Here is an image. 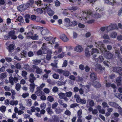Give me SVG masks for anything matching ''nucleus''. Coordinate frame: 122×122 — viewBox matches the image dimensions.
Listing matches in <instances>:
<instances>
[{
  "mask_svg": "<svg viewBox=\"0 0 122 122\" xmlns=\"http://www.w3.org/2000/svg\"><path fill=\"white\" fill-rule=\"evenodd\" d=\"M30 66L28 64H26L24 65L23 68L26 70H29Z\"/></svg>",
  "mask_w": 122,
  "mask_h": 122,
  "instance_id": "54",
  "label": "nucleus"
},
{
  "mask_svg": "<svg viewBox=\"0 0 122 122\" xmlns=\"http://www.w3.org/2000/svg\"><path fill=\"white\" fill-rule=\"evenodd\" d=\"M43 92L41 91H36L35 92V94L38 96H40L42 95Z\"/></svg>",
  "mask_w": 122,
  "mask_h": 122,
  "instance_id": "42",
  "label": "nucleus"
},
{
  "mask_svg": "<svg viewBox=\"0 0 122 122\" xmlns=\"http://www.w3.org/2000/svg\"><path fill=\"white\" fill-rule=\"evenodd\" d=\"M53 77L55 79H57L59 78V76L56 73H54L52 75Z\"/></svg>",
  "mask_w": 122,
  "mask_h": 122,
  "instance_id": "50",
  "label": "nucleus"
},
{
  "mask_svg": "<svg viewBox=\"0 0 122 122\" xmlns=\"http://www.w3.org/2000/svg\"><path fill=\"white\" fill-rule=\"evenodd\" d=\"M28 56L29 57H32L34 56L33 52L31 51H29L28 53Z\"/></svg>",
  "mask_w": 122,
  "mask_h": 122,
  "instance_id": "55",
  "label": "nucleus"
},
{
  "mask_svg": "<svg viewBox=\"0 0 122 122\" xmlns=\"http://www.w3.org/2000/svg\"><path fill=\"white\" fill-rule=\"evenodd\" d=\"M35 85L34 83L30 84V91H31V89H32V92H33L34 89L35 88Z\"/></svg>",
  "mask_w": 122,
  "mask_h": 122,
  "instance_id": "33",
  "label": "nucleus"
},
{
  "mask_svg": "<svg viewBox=\"0 0 122 122\" xmlns=\"http://www.w3.org/2000/svg\"><path fill=\"white\" fill-rule=\"evenodd\" d=\"M90 78L92 80H95L97 79V76L94 72L90 74Z\"/></svg>",
  "mask_w": 122,
  "mask_h": 122,
  "instance_id": "15",
  "label": "nucleus"
},
{
  "mask_svg": "<svg viewBox=\"0 0 122 122\" xmlns=\"http://www.w3.org/2000/svg\"><path fill=\"white\" fill-rule=\"evenodd\" d=\"M8 34L10 37H11L15 34V31L14 30H11L9 32Z\"/></svg>",
  "mask_w": 122,
  "mask_h": 122,
  "instance_id": "30",
  "label": "nucleus"
},
{
  "mask_svg": "<svg viewBox=\"0 0 122 122\" xmlns=\"http://www.w3.org/2000/svg\"><path fill=\"white\" fill-rule=\"evenodd\" d=\"M95 44L97 47L102 52L104 50L105 51L106 48L104 47V45L102 42L101 41H99L97 42V44L96 42H95Z\"/></svg>",
  "mask_w": 122,
  "mask_h": 122,
  "instance_id": "3",
  "label": "nucleus"
},
{
  "mask_svg": "<svg viewBox=\"0 0 122 122\" xmlns=\"http://www.w3.org/2000/svg\"><path fill=\"white\" fill-rule=\"evenodd\" d=\"M92 51L91 52L92 55L93 54L95 53L96 52H98V50L97 49L95 48H92Z\"/></svg>",
  "mask_w": 122,
  "mask_h": 122,
  "instance_id": "39",
  "label": "nucleus"
},
{
  "mask_svg": "<svg viewBox=\"0 0 122 122\" xmlns=\"http://www.w3.org/2000/svg\"><path fill=\"white\" fill-rule=\"evenodd\" d=\"M34 2L33 0H29L27 3L30 5V6L32 7V5L34 3Z\"/></svg>",
  "mask_w": 122,
  "mask_h": 122,
  "instance_id": "43",
  "label": "nucleus"
},
{
  "mask_svg": "<svg viewBox=\"0 0 122 122\" xmlns=\"http://www.w3.org/2000/svg\"><path fill=\"white\" fill-rule=\"evenodd\" d=\"M46 105L45 103H42L40 105V107L41 108L44 109L46 107Z\"/></svg>",
  "mask_w": 122,
  "mask_h": 122,
  "instance_id": "53",
  "label": "nucleus"
},
{
  "mask_svg": "<svg viewBox=\"0 0 122 122\" xmlns=\"http://www.w3.org/2000/svg\"><path fill=\"white\" fill-rule=\"evenodd\" d=\"M24 6L23 4L18 6L17 8L18 10L21 12L24 11L25 10Z\"/></svg>",
  "mask_w": 122,
  "mask_h": 122,
  "instance_id": "17",
  "label": "nucleus"
},
{
  "mask_svg": "<svg viewBox=\"0 0 122 122\" xmlns=\"http://www.w3.org/2000/svg\"><path fill=\"white\" fill-rule=\"evenodd\" d=\"M85 55L86 57H88L90 56V51L88 48H86L85 49Z\"/></svg>",
  "mask_w": 122,
  "mask_h": 122,
  "instance_id": "16",
  "label": "nucleus"
},
{
  "mask_svg": "<svg viewBox=\"0 0 122 122\" xmlns=\"http://www.w3.org/2000/svg\"><path fill=\"white\" fill-rule=\"evenodd\" d=\"M122 78V76H119V77H117L116 79V81L118 86H120L121 85Z\"/></svg>",
  "mask_w": 122,
  "mask_h": 122,
  "instance_id": "9",
  "label": "nucleus"
},
{
  "mask_svg": "<svg viewBox=\"0 0 122 122\" xmlns=\"http://www.w3.org/2000/svg\"><path fill=\"white\" fill-rule=\"evenodd\" d=\"M108 104L110 106L117 109H120L121 108L119 105L115 102H110L108 103Z\"/></svg>",
  "mask_w": 122,
  "mask_h": 122,
  "instance_id": "7",
  "label": "nucleus"
},
{
  "mask_svg": "<svg viewBox=\"0 0 122 122\" xmlns=\"http://www.w3.org/2000/svg\"><path fill=\"white\" fill-rule=\"evenodd\" d=\"M65 53L62 52L61 54L58 55L57 57L59 58H62L64 56Z\"/></svg>",
  "mask_w": 122,
  "mask_h": 122,
  "instance_id": "52",
  "label": "nucleus"
},
{
  "mask_svg": "<svg viewBox=\"0 0 122 122\" xmlns=\"http://www.w3.org/2000/svg\"><path fill=\"white\" fill-rule=\"evenodd\" d=\"M41 69L39 68L37 66L36 70V72L37 74H40L42 72Z\"/></svg>",
  "mask_w": 122,
  "mask_h": 122,
  "instance_id": "22",
  "label": "nucleus"
},
{
  "mask_svg": "<svg viewBox=\"0 0 122 122\" xmlns=\"http://www.w3.org/2000/svg\"><path fill=\"white\" fill-rule=\"evenodd\" d=\"M33 35V34L31 32H30L27 33L26 37L28 39L31 38Z\"/></svg>",
  "mask_w": 122,
  "mask_h": 122,
  "instance_id": "28",
  "label": "nucleus"
},
{
  "mask_svg": "<svg viewBox=\"0 0 122 122\" xmlns=\"http://www.w3.org/2000/svg\"><path fill=\"white\" fill-rule=\"evenodd\" d=\"M111 26L112 29V30L114 29H116L117 26V25L115 24H113L110 25Z\"/></svg>",
  "mask_w": 122,
  "mask_h": 122,
  "instance_id": "61",
  "label": "nucleus"
},
{
  "mask_svg": "<svg viewBox=\"0 0 122 122\" xmlns=\"http://www.w3.org/2000/svg\"><path fill=\"white\" fill-rule=\"evenodd\" d=\"M83 14L84 15V14L86 15V17H85V19L86 20H88L90 19L89 18L90 16H92L94 18H100L101 15H100L99 14L96 13L93 15H92V11L91 10H88L86 12L85 11H83Z\"/></svg>",
  "mask_w": 122,
  "mask_h": 122,
  "instance_id": "1",
  "label": "nucleus"
},
{
  "mask_svg": "<svg viewBox=\"0 0 122 122\" xmlns=\"http://www.w3.org/2000/svg\"><path fill=\"white\" fill-rule=\"evenodd\" d=\"M106 30L107 31H109L110 30H112V26H111L110 25L107 27L106 28Z\"/></svg>",
  "mask_w": 122,
  "mask_h": 122,
  "instance_id": "64",
  "label": "nucleus"
},
{
  "mask_svg": "<svg viewBox=\"0 0 122 122\" xmlns=\"http://www.w3.org/2000/svg\"><path fill=\"white\" fill-rule=\"evenodd\" d=\"M9 82L12 85H14V83L13 82V78L11 76H10L9 78Z\"/></svg>",
  "mask_w": 122,
  "mask_h": 122,
  "instance_id": "29",
  "label": "nucleus"
},
{
  "mask_svg": "<svg viewBox=\"0 0 122 122\" xmlns=\"http://www.w3.org/2000/svg\"><path fill=\"white\" fill-rule=\"evenodd\" d=\"M80 86H81L84 88V90L86 93H87L90 91V86L89 85H87L86 86L82 85L81 84H80Z\"/></svg>",
  "mask_w": 122,
  "mask_h": 122,
  "instance_id": "8",
  "label": "nucleus"
},
{
  "mask_svg": "<svg viewBox=\"0 0 122 122\" xmlns=\"http://www.w3.org/2000/svg\"><path fill=\"white\" fill-rule=\"evenodd\" d=\"M32 61L34 64L36 65H38L39 63L41 62V61L40 60L35 59L33 60Z\"/></svg>",
  "mask_w": 122,
  "mask_h": 122,
  "instance_id": "26",
  "label": "nucleus"
},
{
  "mask_svg": "<svg viewBox=\"0 0 122 122\" xmlns=\"http://www.w3.org/2000/svg\"><path fill=\"white\" fill-rule=\"evenodd\" d=\"M63 75L66 76H68L70 75V72L69 71L66 70H64Z\"/></svg>",
  "mask_w": 122,
  "mask_h": 122,
  "instance_id": "31",
  "label": "nucleus"
},
{
  "mask_svg": "<svg viewBox=\"0 0 122 122\" xmlns=\"http://www.w3.org/2000/svg\"><path fill=\"white\" fill-rule=\"evenodd\" d=\"M47 5H46L45 8L44 9V10L47 12L48 14L50 16H52L54 14V12L50 8L49 5L48 6Z\"/></svg>",
  "mask_w": 122,
  "mask_h": 122,
  "instance_id": "4",
  "label": "nucleus"
},
{
  "mask_svg": "<svg viewBox=\"0 0 122 122\" xmlns=\"http://www.w3.org/2000/svg\"><path fill=\"white\" fill-rule=\"evenodd\" d=\"M17 20L20 22L23 23L24 20L23 17L21 16H19L17 18Z\"/></svg>",
  "mask_w": 122,
  "mask_h": 122,
  "instance_id": "25",
  "label": "nucleus"
},
{
  "mask_svg": "<svg viewBox=\"0 0 122 122\" xmlns=\"http://www.w3.org/2000/svg\"><path fill=\"white\" fill-rule=\"evenodd\" d=\"M58 105V104L56 102L53 104L52 105V109H55L57 107Z\"/></svg>",
  "mask_w": 122,
  "mask_h": 122,
  "instance_id": "59",
  "label": "nucleus"
},
{
  "mask_svg": "<svg viewBox=\"0 0 122 122\" xmlns=\"http://www.w3.org/2000/svg\"><path fill=\"white\" fill-rule=\"evenodd\" d=\"M115 96L116 97L118 98L120 100L122 99V95L119 93H116Z\"/></svg>",
  "mask_w": 122,
  "mask_h": 122,
  "instance_id": "32",
  "label": "nucleus"
},
{
  "mask_svg": "<svg viewBox=\"0 0 122 122\" xmlns=\"http://www.w3.org/2000/svg\"><path fill=\"white\" fill-rule=\"evenodd\" d=\"M104 56L107 59H111L113 56V54L109 51H107L106 49L105 51L104 50L101 52Z\"/></svg>",
  "mask_w": 122,
  "mask_h": 122,
  "instance_id": "2",
  "label": "nucleus"
},
{
  "mask_svg": "<svg viewBox=\"0 0 122 122\" xmlns=\"http://www.w3.org/2000/svg\"><path fill=\"white\" fill-rule=\"evenodd\" d=\"M67 61L66 60H65L64 61L62 66L63 67H65L67 66Z\"/></svg>",
  "mask_w": 122,
  "mask_h": 122,
  "instance_id": "63",
  "label": "nucleus"
},
{
  "mask_svg": "<svg viewBox=\"0 0 122 122\" xmlns=\"http://www.w3.org/2000/svg\"><path fill=\"white\" fill-rule=\"evenodd\" d=\"M117 35V33L116 32H113L111 34V36L113 38H115Z\"/></svg>",
  "mask_w": 122,
  "mask_h": 122,
  "instance_id": "34",
  "label": "nucleus"
},
{
  "mask_svg": "<svg viewBox=\"0 0 122 122\" xmlns=\"http://www.w3.org/2000/svg\"><path fill=\"white\" fill-rule=\"evenodd\" d=\"M105 3L109 5H111L112 6L114 5L116 3L115 0H114L112 2L110 1L109 0H104Z\"/></svg>",
  "mask_w": 122,
  "mask_h": 122,
  "instance_id": "18",
  "label": "nucleus"
},
{
  "mask_svg": "<svg viewBox=\"0 0 122 122\" xmlns=\"http://www.w3.org/2000/svg\"><path fill=\"white\" fill-rule=\"evenodd\" d=\"M76 25V20L73 21L72 22L70 23L69 24V26H75Z\"/></svg>",
  "mask_w": 122,
  "mask_h": 122,
  "instance_id": "58",
  "label": "nucleus"
},
{
  "mask_svg": "<svg viewBox=\"0 0 122 122\" xmlns=\"http://www.w3.org/2000/svg\"><path fill=\"white\" fill-rule=\"evenodd\" d=\"M92 84L93 86L97 88H99L101 86L100 83L96 81H94Z\"/></svg>",
  "mask_w": 122,
  "mask_h": 122,
  "instance_id": "13",
  "label": "nucleus"
},
{
  "mask_svg": "<svg viewBox=\"0 0 122 122\" xmlns=\"http://www.w3.org/2000/svg\"><path fill=\"white\" fill-rule=\"evenodd\" d=\"M52 91L56 93L58 92V89L57 87L55 86L53 87Z\"/></svg>",
  "mask_w": 122,
  "mask_h": 122,
  "instance_id": "49",
  "label": "nucleus"
},
{
  "mask_svg": "<svg viewBox=\"0 0 122 122\" xmlns=\"http://www.w3.org/2000/svg\"><path fill=\"white\" fill-rule=\"evenodd\" d=\"M58 96H59V98L60 99H63L65 97V94L62 92H61L58 94Z\"/></svg>",
  "mask_w": 122,
  "mask_h": 122,
  "instance_id": "35",
  "label": "nucleus"
},
{
  "mask_svg": "<svg viewBox=\"0 0 122 122\" xmlns=\"http://www.w3.org/2000/svg\"><path fill=\"white\" fill-rule=\"evenodd\" d=\"M77 117H81V115L82 114L81 110H80L77 112Z\"/></svg>",
  "mask_w": 122,
  "mask_h": 122,
  "instance_id": "41",
  "label": "nucleus"
},
{
  "mask_svg": "<svg viewBox=\"0 0 122 122\" xmlns=\"http://www.w3.org/2000/svg\"><path fill=\"white\" fill-rule=\"evenodd\" d=\"M83 50V48L81 46L79 45L77 46V52H81Z\"/></svg>",
  "mask_w": 122,
  "mask_h": 122,
  "instance_id": "24",
  "label": "nucleus"
},
{
  "mask_svg": "<svg viewBox=\"0 0 122 122\" xmlns=\"http://www.w3.org/2000/svg\"><path fill=\"white\" fill-rule=\"evenodd\" d=\"M46 110L47 112V113L49 115H51L53 113V112L52 110L51 109V107H48L46 109Z\"/></svg>",
  "mask_w": 122,
  "mask_h": 122,
  "instance_id": "14",
  "label": "nucleus"
},
{
  "mask_svg": "<svg viewBox=\"0 0 122 122\" xmlns=\"http://www.w3.org/2000/svg\"><path fill=\"white\" fill-rule=\"evenodd\" d=\"M96 67L95 69L96 70H100V71L102 72L103 70H104L105 68L102 67V66L99 64H97L96 65Z\"/></svg>",
  "mask_w": 122,
  "mask_h": 122,
  "instance_id": "10",
  "label": "nucleus"
},
{
  "mask_svg": "<svg viewBox=\"0 0 122 122\" xmlns=\"http://www.w3.org/2000/svg\"><path fill=\"white\" fill-rule=\"evenodd\" d=\"M89 105L90 107H92L94 105V103L92 100L90 101L89 103Z\"/></svg>",
  "mask_w": 122,
  "mask_h": 122,
  "instance_id": "56",
  "label": "nucleus"
},
{
  "mask_svg": "<svg viewBox=\"0 0 122 122\" xmlns=\"http://www.w3.org/2000/svg\"><path fill=\"white\" fill-rule=\"evenodd\" d=\"M6 107L5 106H2L0 107V111L2 112H5Z\"/></svg>",
  "mask_w": 122,
  "mask_h": 122,
  "instance_id": "47",
  "label": "nucleus"
},
{
  "mask_svg": "<svg viewBox=\"0 0 122 122\" xmlns=\"http://www.w3.org/2000/svg\"><path fill=\"white\" fill-rule=\"evenodd\" d=\"M44 39L46 41H51V40L53 39V37L51 36L49 37H44Z\"/></svg>",
  "mask_w": 122,
  "mask_h": 122,
  "instance_id": "48",
  "label": "nucleus"
},
{
  "mask_svg": "<svg viewBox=\"0 0 122 122\" xmlns=\"http://www.w3.org/2000/svg\"><path fill=\"white\" fill-rule=\"evenodd\" d=\"M66 97H70L72 95V92L70 91L66 92Z\"/></svg>",
  "mask_w": 122,
  "mask_h": 122,
  "instance_id": "45",
  "label": "nucleus"
},
{
  "mask_svg": "<svg viewBox=\"0 0 122 122\" xmlns=\"http://www.w3.org/2000/svg\"><path fill=\"white\" fill-rule=\"evenodd\" d=\"M37 67V66L33 65L32 67L29 69V71H30L34 72L36 71V69Z\"/></svg>",
  "mask_w": 122,
  "mask_h": 122,
  "instance_id": "23",
  "label": "nucleus"
},
{
  "mask_svg": "<svg viewBox=\"0 0 122 122\" xmlns=\"http://www.w3.org/2000/svg\"><path fill=\"white\" fill-rule=\"evenodd\" d=\"M78 91H79L81 95L82 94L84 93V91L82 88L79 89L77 87V92Z\"/></svg>",
  "mask_w": 122,
  "mask_h": 122,
  "instance_id": "44",
  "label": "nucleus"
},
{
  "mask_svg": "<svg viewBox=\"0 0 122 122\" xmlns=\"http://www.w3.org/2000/svg\"><path fill=\"white\" fill-rule=\"evenodd\" d=\"M48 101L52 102L54 101V98L52 96H48L47 98Z\"/></svg>",
  "mask_w": 122,
  "mask_h": 122,
  "instance_id": "37",
  "label": "nucleus"
},
{
  "mask_svg": "<svg viewBox=\"0 0 122 122\" xmlns=\"http://www.w3.org/2000/svg\"><path fill=\"white\" fill-rule=\"evenodd\" d=\"M55 111L56 114H59L63 111V109L60 108L59 109L57 108L55 110Z\"/></svg>",
  "mask_w": 122,
  "mask_h": 122,
  "instance_id": "27",
  "label": "nucleus"
},
{
  "mask_svg": "<svg viewBox=\"0 0 122 122\" xmlns=\"http://www.w3.org/2000/svg\"><path fill=\"white\" fill-rule=\"evenodd\" d=\"M27 53V52L25 50H23L20 54L22 56L21 58L23 57H26Z\"/></svg>",
  "mask_w": 122,
  "mask_h": 122,
  "instance_id": "20",
  "label": "nucleus"
},
{
  "mask_svg": "<svg viewBox=\"0 0 122 122\" xmlns=\"http://www.w3.org/2000/svg\"><path fill=\"white\" fill-rule=\"evenodd\" d=\"M102 105L104 108H106V107L108 108L109 107V106L107 105V103L105 102H103L102 103Z\"/></svg>",
  "mask_w": 122,
  "mask_h": 122,
  "instance_id": "57",
  "label": "nucleus"
},
{
  "mask_svg": "<svg viewBox=\"0 0 122 122\" xmlns=\"http://www.w3.org/2000/svg\"><path fill=\"white\" fill-rule=\"evenodd\" d=\"M113 71L118 73L119 75L122 76V68L119 67H113Z\"/></svg>",
  "mask_w": 122,
  "mask_h": 122,
  "instance_id": "5",
  "label": "nucleus"
},
{
  "mask_svg": "<svg viewBox=\"0 0 122 122\" xmlns=\"http://www.w3.org/2000/svg\"><path fill=\"white\" fill-rule=\"evenodd\" d=\"M15 47V46L12 44H9L8 47V49L9 52V53L12 52V51H13Z\"/></svg>",
  "mask_w": 122,
  "mask_h": 122,
  "instance_id": "12",
  "label": "nucleus"
},
{
  "mask_svg": "<svg viewBox=\"0 0 122 122\" xmlns=\"http://www.w3.org/2000/svg\"><path fill=\"white\" fill-rule=\"evenodd\" d=\"M49 33V31L47 29L43 30L41 32V34L43 35H46Z\"/></svg>",
  "mask_w": 122,
  "mask_h": 122,
  "instance_id": "19",
  "label": "nucleus"
},
{
  "mask_svg": "<svg viewBox=\"0 0 122 122\" xmlns=\"http://www.w3.org/2000/svg\"><path fill=\"white\" fill-rule=\"evenodd\" d=\"M55 5L56 6H59L60 5V3L58 0H56L55 1Z\"/></svg>",
  "mask_w": 122,
  "mask_h": 122,
  "instance_id": "62",
  "label": "nucleus"
},
{
  "mask_svg": "<svg viewBox=\"0 0 122 122\" xmlns=\"http://www.w3.org/2000/svg\"><path fill=\"white\" fill-rule=\"evenodd\" d=\"M36 11L39 14H41L43 13V11L42 10L41 8H37L36 9Z\"/></svg>",
  "mask_w": 122,
  "mask_h": 122,
  "instance_id": "46",
  "label": "nucleus"
},
{
  "mask_svg": "<svg viewBox=\"0 0 122 122\" xmlns=\"http://www.w3.org/2000/svg\"><path fill=\"white\" fill-rule=\"evenodd\" d=\"M6 77V74L5 73H3L0 74V79H3Z\"/></svg>",
  "mask_w": 122,
  "mask_h": 122,
  "instance_id": "38",
  "label": "nucleus"
},
{
  "mask_svg": "<svg viewBox=\"0 0 122 122\" xmlns=\"http://www.w3.org/2000/svg\"><path fill=\"white\" fill-rule=\"evenodd\" d=\"M86 102V100L81 99L79 95H77V102L80 103L82 104H85Z\"/></svg>",
  "mask_w": 122,
  "mask_h": 122,
  "instance_id": "6",
  "label": "nucleus"
},
{
  "mask_svg": "<svg viewBox=\"0 0 122 122\" xmlns=\"http://www.w3.org/2000/svg\"><path fill=\"white\" fill-rule=\"evenodd\" d=\"M103 37L104 39H109V37L108 35L105 34L103 36Z\"/></svg>",
  "mask_w": 122,
  "mask_h": 122,
  "instance_id": "60",
  "label": "nucleus"
},
{
  "mask_svg": "<svg viewBox=\"0 0 122 122\" xmlns=\"http://www.w3.org/2000/svg\"><path fill=\"white\" fill-rule=\"evenodd\" d=\"M52 52L51 51H48L47 53L46 59L48 60H49L51 57V54Z\"/></svg>",
  "mask_w": 122,
  "mask_h": 122,
  "instance_id": "21",
  "label": "nucleus"
},
{
  "mask_svg": "<svg viewBox=\"0 0 122 122\" xmlns=\"http://www.w3.org/2000/svg\"><path fill=\"white\" fill-rule=\"evenodd\" d=\"M59 117H55L52 120L51 122H59Z\"/></svg>",
  "mask_w": 122,
  "mask_h": 122,
  "instance_id": "36",
  "label": "nucleus"
},
{
  "mask_svg": "<svg viewBox=\"0 0 122 122\" xmlns=\"http://www.w3.org/2000/svg\"><path fill=\"white\" fill-rule=\"evenodd\" d=\"M20 87L21 85L20 84L17 83L16 84L15 88L17 91H19L20 88Z\"/></svg>",
  "mask_w": 122,
  "mask_h": 122,
  "instance_id": "40",
  "label": "nucleus"
},
{
  "mask_svg": "<svg viewBox=\"0 0 122 122\" xmlns=\"http://www.w3.org/2000/svg\"><path fill=\"white\" fill-rule=\"evenodd\" d=\"M60 38L64 42H66L69 40L68 39L67 37L65 34H62L60 36Z\"/></svg>",
  "mask_w": 122,
  "mask_h": 122,
  "instance_id": "11",
  "label": "nucleus"
},
{
  "mask_svg": "<svg viewBox=\"0 0 122 122\" xmlns=\"http://www.w3.org/2000/svg\"><path fill=\"white\" fill-rule=\"evenodd\" d=\"M27 105L30 106L31 105V99H28L26 102Z\"/></svg>",
  "mask_w": 122,
  "mask_h": 122,
  "instance_id": "51",
  "label": "nucleus"
}]
</instances>
